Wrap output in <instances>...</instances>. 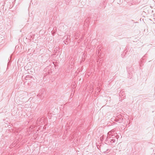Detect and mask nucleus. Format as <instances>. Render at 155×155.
Returning <instances> with one entry per match:
<instances>
[{
	"label": "nucleus",
	"mask_w": 155,
	"mask_h": 155,
	"mask_svg": "<svg viewBox=\"0 0 155 155\" xmlns=\"http://www.w3.org/2000/svg\"><path fill=\"white\" fill-rule=\"evenodd\" d=\"M68 38V37H67V38ZM67 40L68 39V38H67Z\"/></svg>",
	"instance_id": "nucleus-12"
},
{
	"label": "nucleus",
	"mask_w": 155,
	"mask_h": 155,
	"mask_svg": "<svg viewBox=\"0 0 155 155\" xmlns=\"http://www.w3.org/2000/svg\"><path fill=\"white\" fill-rule=\"evenodd\" d=\"M123 117L121 115L117 116L114 119V120L116 122L120 123L123 122Z\"/></svg>",
	"instance_id": "nucleus-1"
},
{
	"label": "nucleus",
	"mask_w": 155,
	"mask_h": 155,
	"mask_svg": "<svg viewBox=\"0 0 155 155\" xmlns=\"http://www.w3.org/2000/svg\"><path fill=\"white\" fill-rule=\"evenodd\" d=\"M121 92H120V96H121Z\"/></svg>",
	"instance_id": "nucleus-11"
},
{
	"label": "nucleus",
	"mask_w": 155,
	"mask_h": 155,
	"mask_svg": "<svg viewBox=\"0 0 155 155\" xmlns=\"http://www.w3.org/2000/svg\"><path fill=\"white\" fill-rule=\"evenodd\" d=\"M42 94H40V93H39L38 95H37V96H41V97H40L41 98V97H42Z\"/></svg>",
	"instance_id": "nucleus-7"
},
{
	"label": "nucleus",
	"mask_w": 155,
	"mask_h": 155,
	"mask_svg": "<svg viewBox=\"0 0 155 155\" xmlns=\"http://www.w3.org/2000/svg\"><path fill=\"white\" fill-rule=\"evenodd\" d=\"M41 118H38L37 120V123H38V122H40L41 121Z\"/></svg>",
	"instance_id": "nucleus-6"
},
{
	"label": "nucleus",
	"mask_w": 155,
	"mask_h": 155,
	"mask_svg": "<svg viewBox=\"0 0 155 155\" xmlns=\"http://www.w3.org/2000/svg\"><path fill=\"white\" fill-rule=\"evenodd\" d=\"M29 76H30V75H28L27 76H26V78H27L28 77H30Z\"/></svg>",
	"instance_id": "nucleus-10"
},
{
	"label": "nucleus",
	"mask_w": 155,
	"mask_h": 155,
	"mask_svg": "<svg viewBox=\"0 0 155 155\" xmlns=\"http://www.w3.org/2000/svg\"><path fill=\"white\" fill-rule=\"evenodd\" d=\"M115 137L117 139H118L119 138V136L117 135V133L115 134Z\"/></svg>",
	"instance_id": "nucleus-5"
},
{
	"label": "nucleus",
	"mask_w": 155,
	"mask_h": 155,
	"mask_svg": "<svg viewBox=\"0 0 155 155\" xmlns=\"http://www.w3.org/2000/svg\"><path fill=\"white\" fill-rule=\"evenodd\" d=\"M112 136L115 137V135H111V134H109V133L108 132V133L107 134V138L106 139L107 140H108V139L111 138Z\"/></svg>",
	"instance_id": "nucleus-3"
},
{
	"label": "nucleus",
	"mask_w": 155,
	"mask_h": 155,
	"mask_svg": "<svg viewBox=\"0 0 155 155\" xmlns=\"http://www.w3.org/2000/svg\"><path fill=\"white\" fill-rule=\"evenodd\" d=\"M52 72V71H51V70H49L48 71V74H50V73H51V72Z\"/></svg>",
	"instance_id": "nucleus-8"
},
{
	"label": "nucleus",
	"mask_w": 155,
	"mask_h": 155,
	"mask_svg": "<svg viewBox=\"0 0 155 155\" xmlns=\"http://www.w3.org/2000/svg\"><path fill=\"white\" fill-rule=\"evenodd\" d=\"M115 137H114V136H112L111 138L113 139V138H114Z\"/></svg>",
	"instance_id": "nucleus-9"
},
{
	"label": "nucleus",
	"mask_w": 155,
	"mask_h": 155,
	"mask_svg": "<svg viewBox=\"0 0 155 155\" xmlns=\"http://www.w3.org/2000/svg\"><path fill=\"white\" fill-rule=\"evenodd\" d=\"M116 131V129H114L111 130L110 131L108 132L109 133V134H111V135H114L115 134V132Z\"/></svg>",
	"instance_id": "nucleus-2"
},
{
	"label": "nucleus",
	"mask_w": 155,
	"mask_h": 155,
	"mask_svg": "<svg viewBox=\"0 0 155 155\" xmlns=\"http://www.w3.org/2000/svg\"><path fill=\"white\" fill-rule=\"evenodd\" d=\"M109 141H110L111 143H114L115 142V140L114 139H110Z\"/></svg>",
	"instance_id": "nucleus-4"
}]
</instances>
